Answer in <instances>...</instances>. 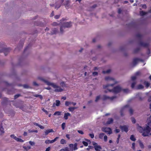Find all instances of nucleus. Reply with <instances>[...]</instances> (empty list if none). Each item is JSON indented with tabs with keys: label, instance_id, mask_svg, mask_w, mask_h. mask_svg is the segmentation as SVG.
<instances>
[{
	"label": "nucleus",
	"instance_id": "nucleus-1",
	"mask_svg": "<svg viewBox=\"0 0 151 151\" xmlns=\"http://www.w3.org/2000/svg\"><path fill=\"white\" fill-rule=\"evenodd\" d=\"M106 81L112 83L111 84H108L106 85H104V88H106L109 91L112 92L114 93H118L122 91V89L119 86H117L113 88V86L118 83L115 79L110 77H106L105 78Z\"/></svg>",
	"mask_w": 151,
	"mask_h": 151
},
{
	"label": "nucleus",
	"instance_id": "nucleus-2",
	"mask_svg": "<svg viewBox=\"0 0 151 151\" xmlns=\"http://www.w3.org/2000/svg\"><path fill=\"white\" fill-rule=\"evenodd\" d=\"M126 111H129L131 115L133 114L134 111L129 106V105H127L124 106V107L121 109L120 111V113L121 116H123L124 115L123 113V112H124Z\"/></svg>",
	"mask_w": 151,
	"mask_h": 151
},
{
	"label": "nucleus",
	"instance_id": "nucleus-3",
	"mask_svg": "<svg viewBox=\"0 0 151 151\" xmlns=\"http://www.w3.org/2000/svg\"><path fill=\"white\" fill-rule=\"evenodd\" d=\"M72 26L71 22H64L61 24L60 27V32L62 34L64 32V30L66 28H69Z\"/></svg>",
	"mask_w": 151,
	"mask_h": 151
},
{
	"label": "nucleus",
	"instance_id": "nucleus-4",
	"mask_svg": "<svg viewBox=\"0 0 151 151\" xmlns=\"http://www.w3.org/2000/svg\"><path fill=\"white\" fill-rule=\"evenodd\" d=\"M49 86H51L54 89V91L56 92H61L63 91V89L58 85L56 84L50 82Z\"/></svg>",
	"mask_w": 151,
	"mask_h": 151
},
{
	"label": "nucleus",
	"instance_id": "nucleus-5",
	"mask_svg": "<svg viewBox=\"0 0 151 151\" xmlns=\"http://www.w3.org/2000/svg\"><path fill=\"white\" fill-rule=\"evenodd\" d=\"M151 131V128L145 127H144L143 131L142 132V135L144 137H149Z\"/></svg>",
	"mask_w": 151,
	"mask_h": 151
},
{
	"label": "nucleus",
	"instance_id": "nucleus-6",
	"mask_svg": "<svg viewBox=\"0 0 151 151\" xmlns=\"http://www.w3.org/2000/svg\"><path fill=\"white\" fill-rule=\"evenodd\" d=\"M116 96H113L111 97H110L108 96L105 95H104L102 96V99L104 100H110L111 101H113L114 99H116Z\"/></svg>",
	"mask_w": 151,
	"mask_h": 151
},
{
	"label": "nucleus",
	"instance_id": "nucleus-7",
	"mask_svg": "<svg viewBox=\"0 0 151 151\" xmlns=\"http://www.w3.org/2000/svg\"><path fill=\"white\" fill-rule=\"evenodd\" d=\"M92 144L94 146V147L96 151H101L102 148L100 145H98L97 144L94 142H92Z\"/></svg>",
	"mask_w": 151,
	"mask_h": 151
},
{
	"label": "nucleus",
	"instance_id": "nucleus-8",
	"mask_svg": "<svg viewBox=\"0 0 151 151\" xmlns=\"http://www.w3.org/2000/svg\"><path fill=\"white\" fill-rule=\"evenodd\" d=\"M101 130L103 132L108 133L109 134L112 133L111 128L109 127H103L102 128Z\"/></svg>",
	"mask_w": 151,
	"mask_h": 151
},
{
	"label": "nucleus",
	"instance_id": "nucleus-9",
	"mask_svg": "<svg viewBox=\"0 0 151 151\" xmlns=\"http://www.w3.org/2000/svg\"><path fill=\"white\" fill-rule=\"evenodd\" d=\"M10 137L14 139L15 140L18 142H24V140L22 139L17 138L16 136H15L14 134H12L10 135Z\"/></svg>",
	"mask_w": 151,
	"mask_h": 151
},
{
	"label": "nucleus",
	"instance_id": "nucleus-10",
	"mask_svg": "<svg viewBox=\"0 0 151 151\" xmlns=\"http://www.w3.org/2000/svg\"><path fill=\"white\" fill-rule=\"evenodd\" d=\"M63 1V0H58V1L56 2L55 8V9L59 8L61 4Z\"/></svg>",
	"mask_w": 151,
	"mask_h": 151
},
{
	"label": "nucleus",
	"instance_id": "nucleus-11",
	"mask_svg": "<svg viewBox=\"0 0 151 151\" xmlns=\"http://www.w3.org/2000/svg\"><path fill=\"white\" fill-rule=\"evenodd\" d=\"M37 79L39 80H40L42 81H43L47 85L49 86L50 84V82L49 81H48L46 80V79H45L43 78L42 77H38L37 78Z\"/></svg>",
	"mask_w": 151,
	"mask_h": 151
},
{
	"label": "nucleus",
	"instance_id": "nucleus-12",
	"mask_svg": "<svg viewBox=\"0 0 151 151\" xmlns=\"http://www.w3.org/2000/svg\"><path fill=\"white\" fill-rule=\"evenodd\" d=\"M146 126L149 128H151V116L147 119V124Z\"/></svg>",
	"mask_w": 151,
	"mask_h": 151
},
{
	"label": "nucleus",
	"instance_id": "nucleus-13",
	"mask_svg": "<svg viewBox=\"0 0 151 151\" xmlns=\"http://www.w3.org/2000/svg\"><path fill=\"white\" fill-rule=\"evenodd\" d=\"M120 128L121 129L122 132L124 131L126 132H127L128 131V127L126 126H120Z\"/></svg>",
	"mask_w": 151,
	"mask_h": 151
},
{
	"label": "nucleus",
	"instance_id": "nucleus-14",
	"mask_svg": "<svg viewBox=\"0 0 151 151\" xmlns=\"http://www.w3.org/2000/svg\"><path fill=\"white\" fill-rule=\"evenodd\" d=\"M139 61L143 62V60L138 58H134L133 60V64L134 65H135L137 64Z\"/></svg>",
	"mask_w": 151,
	"mask_h": 151
},
{
	"label": "nucleus",
	"instance_id": "nucleus-15",
	"mask_svg": "<svg viewBox=\"0 0 151 151\" xmlns=\"http://www.w3.org/2000/svg\"><path fill=\"white\" fill-rule=\"evenodd\" d=\"M136 96L137 98H138L140 101H143L144 99V98L142 96V93H138Z\"/></svg>",
	"mask_w": 151,
	"mask_h": 151
},
{
	"label": "nucleus",
	"instance_id": "nucleus-16",
	"mask_svg": "<svg viewBox=\"0 0 151 151\" xmlns=\"http://www.w3.org/2000/svg\"><path fill=\"white\" fill-rule=\"evenodd\" d=\"M136 125L137 129L138 131H139L140 133H142V131H143L144 128L142 127L141 126H139L138 124H137Z\"/></svg>",
	"mask_w": 151,
	"mask_h": 151
},
{
	"label": "nucleus",
	"instance_id": "nucleus-17",
	"mask_svg": "<svg viewBox=\"0 0 151 151\" xmlns=\"http://www.w3.org/2000/svg\"><path fill=\"white\" fill-rule=\"evenodd\" d=\"M56 101V104L55 103H54L52 105V107H55V106H60V101L59 100H56L55 101Z\"/></svg>",
	"mask_w": 151,
	"mask_h": 151
},
{
	"label": "nucleus",
	"instance_id": "nucleus-18",
	"mask_svg": "<svg viewBox=\"0 0 151 151\" xmlns=\"http://www.w3.org/2000/svg\"><path fill=\"white\" fill-rule=\"evenodd\" d=\"M139 45L142 47H147L148 46V44L146 43H145L142 42H140L139 43Z\"/></svg>",
	"mask_w": 151,
	"mask_h": 151
},
{
	"label": "nucleus",
	"instance_id": "nucleus-19",
	"mask_svg": "<svg viewBox=\"0 0 151 151\" xmlns=\"http://www.w3.org/2000/svg\"><path fill=\"white\" fill-rule=\"evenodd\" d=\"M54 131L52 129H48L44 132L45 135H47L49 133L52 132H53Z\"/></svg>",
	"mask_w": 151,
	"mask_h": 151
},
{
	"label": "nucleus",
	"instance_id": "nucleus-20",
	"mask_svg": "<svg viewBox=\"0 0 151 151\" xmlns=\"http://www.w3.org/2000/svg\"><path fill=\"white\" fill-rule=\"evenodd\" d=\"M113 119L111 118H109L108 121L106 122L107 124H109L113 123Z\"/></svg>",
	"mask_w": 151,
	"mask_h": 151
},
{
	"label": "nucleus",
	"instance_id": "nucleus-21",
	"mask_svg": "<svg viewBox=\"0 0 151 151\" xmlns=\"http://www.w3.org/2000/svg\"><path fill=\"white\" fill-rule=\"evenodd\" d=\"M71 116L70 114L68 112L64 114V118L65 119L67 120L68 119V116Z\"/></svg>",
	"mask_w": 151,
	"mask_h": 151
},
{
	"label": "nucleus",
	"instance_id": "nucleus-22",
	"mask_svg": "<svg viewBox=\"0 0 151 151\" xmlns=\"http://www.w3.org/2000/svg\"><path fill=\"white\" fill-rule=\"evenodd\" d=\"M10 50L9 48L4 49L3 51L5 55H6L9 52Z\"/></svg>",
	"mask_w": 151,
	"mask_h": 151
},
{
	"label": "nucleus",
	"instance_id": "nucleus-23",
	"mask_svg": "<svg viewBox=\"0 0 151 151\" xmlns=\"http://www.w3.org/2000/svg\"><path fill=\"white\" fill-rule=\"evenodd\" d=\"M77 108V107H70L68 109L69 110V111L72 112L75 109Z\"/></svg>",
	"mask_w": 151,
	"mask_h": 151
},
{
	"label": "nucleus",
	"instance_id": "nucleus-24",
	"mask_svg": "<svg viewBox=\"0 0 151 151\" xmlns=\"http://www.w3.org/2000/svg\"><path fill=\"white\" fill-rule=\"evenodd\" d=\"M144 88L143 86L141 84H139L138 85L137 87V89H142Z\"/></svg>",
	"mask_w": 151,
	"mask_h": 151
},
{
	"label": "nucleus",
	"instance_id": "nucleus-25",
	"mask_svg": "<svg viewBox=\"0 0 151 151\" xmlns=\"http://www.w3.org/2000/svg\"><path fill=\"white\" fill-rule=\"evenodd\" d=\"M69 147H70V148H69V150L70 151H73V145L72 144H70L69 145Z\"/></svg>",
	"mask_w": 151,
	"mask_h": 151
},
{
	"label": "nucleus",
	"instance_id": "nucleus-26",
	"mask_svg": "<svg viewBox=\"0 0 151 151\" xmlns=\"http://www.w3.org/2000/svg\"><path fill=\"white\" fill-rule=\"evenodd\" d=\"M60 151H72L71 150L70 151L69 150V148L67 147H66L64 148L61 149Z\"/></svg>",
	"mask_w": 151,
	"mask_h": 151
},
{
	"label": "nucleus",
	"instance_id": "nucleus-27",
	"mask_svg": "<svg viewBox=\"0 0 151 151\" xmlns=\"http://www.w3.org/2000/svg\"><path fill=\"white\" fill-rule=\"evenodd\" d=\"M130 139L133 141H135L136 140V138H135L133 135H131Z\"/></svg>",
	"mask_w": 151,
	"mask_h": 151
},
{
	"label": "nucleus",
	"instance_id": "nucleus-28",
	"mask_svg": "<svg viewBox=\"0 0 151 151\" xmlns=\"http://www.w3.org/2000/svg\"><path fill=\"white\" fill-rule=\"evenodd\" d=\"M144 84L145 85V86L147 88L150 85V83L146 81H145L144 82Z\"/></svg>",
	"mask_w": 151,
	"mask_h": 151
},
{
	"label": "nucleus",
	"instance_id": "nucleus-29",
	"mask_svg": "<svg viewBox=\"0 0 151 151\" xmlns=\"http://www.w3.org/2000/svg\"><path fill=\"white\" fill-rule=\"evenodd\" d=\"M57 29L56 28H55L53 29L51 32V34L52 35H53L55 34L56 32H57Z\"/></svg>",
	"mask_w": 151,
	"mask_h": 151
},
{
	"label": "nucleus",
	"instance_id": "nucleus-30",
	"mask_svg": "<svg viewBox=\"0 0 151 151\" xmlns=\"http://www.w3.org/2000/svg\"><path fill=\"white\" fill-rule=\"evenodd\" d=\"M139 143L141 148H144V145L142 142L140 140H139Z\"/></svg>",
	"mask_w": 151,
	"mask_h": 151
},
{
	"label": "nucleus",
	"instance_id": "nucleus-31",
	"mask_svg": "<svg viewBox=\"0 0 151 151\" xmlns=\"http://www.w3.org/2000/svg\"><path fill=\"white\" fill-rule=\"evenodd\" d=\"M23 147L26 151H27L31 148V147L29 146H27V147L23 146Z\"/></svg>",
	"mask_w": 151,
	"mask_h": 151
},
{
	"label": "nucleus",
	"instance_id": "nucleus-32",
	"mask_svg": "<svg viewBox=\"0 0 151 151\" xmlns=\"http://www.w3.org/2000/svg\"><path fill=\"white\" fill-rule=\"evenodd\" d=\"M147 12H145L143 11H140L139 12L141 16H143L147 14Z\"/></svg>",
	"mask_w": 151,
	"mask_h": 151
},
{
	"label": "nucleus",
	"instance_id": "nucleus-33",
	"mask_svg": "<svg viewBox=\"0 0 151 151\" xmlns=\"http://www.w3.org/2000/svg\"><path fill=\"white\" fill-rule=\"evenodd\" d=\"M0 134H2L4 133V129L2 127V126L0 127Z\"/></svg>",
	"mask_w": 151,
	"mask_h": 151
},
{
	"label": "nucleus",
	"instance_id": "nucleus-34",
	"mask_svg": "<svg viewBox=\"0 0 151 151\" xmlns=\"http://www.w3.org/2000/svg\"><path fill=\"white\" fill-rule=\"evenodd\" d=\"M33 96L35 97H39L40 99H42V96L41 95L38 94H35Z\"/></svg>",
	"mask_w": 151,
	"mask_h": 151
},
{
	"label": "nucleus",
	"instance_id": "nucleus-35",
	"mask_svg": "<svg viewBox=\"0 0 151 151\" xmlns=\"http://www.w3.org/2000/svg\"><path fill=\"white\" fill-rule=\"evenodd\" d=\"M122 90L125 93H127L129 92L130 91L128 89H122Z\"/></svg>",
	"mask_w": 151,
	"mask_h": 151
},
{
	"label": "nucleus",
	"instance_id": "nucleus-36",
	"mask_svg": "<svg viewBox=\"0 0 151 151\" xmlns=\"http://www.w3.org/2000/svg\"><path fill=\"white\" fill-rule=\"evenodd\" d=\"M71 102L66 101L65 103V105L66 106H68L71 104Z\"/></svg>",
	"mask_w": 151,
	"mask_h": 151
},
{
	"label": "nucleus",
	"instance_id": "nucleus-37",
	"mask_svg": "<svg viewBox=\"0 0 151 151\" xmlns=\"http://www.w3.org/2000/svg\"><path fill=\"white\" fill-rule=\"evenodd\" d=\"M61 112L60 111H56L54 114V115H60L61 114Z\"/></svg>",
	"mask_w": 151,
	"mask_h": 151
},
{
	"label": "nucleus",
	"instance_id": "nucleus-38",
	"mask_svg": "<svg viewBox=\"0 0 151 151\" xmlns=\"http://www.w3.org/2000/svg\"><path fill=\"white\" fill-rule=\"evenodd\" d=\"M32 84L33 86H39V84L37 83L36 81H34L33 82Z\"/></svg>",
	"mask_w": 151,
	"mask_h": 151
},
{
	"label": "nucleus",
	"instance_id": "nucleus-39",
	"mask_svg": "<svg viewBox=\"0 0 151 151\" xmlns=\"http://www.w3.org/2000/svg\"><path fill=\"white\" fill-rule=\"evenodd\" d=\"M60 143L62 144H66V141L63 139H62L60 141Z\"/></svg>",
	"mask_w": 151,
	"mask_h": 151
},
{
	"label": "nucleus",
	"instance_id": "nucleus-40",
	"mask_svg": "<svg viewBox=\"0 0 151 151\" xmlns=\"http://www.w3.org/2000/svg\"><path fill=\"white\" fill-rule=\"evenodd\" d=\"M104 134L103 133H101L99 134V137L100 139H102Z\"/></svg>",
	"mask_w": 151,
	"mask_h": 151
},
{
	"label": "nucleus",
	"instance_id": "nucleus-41",
	"mask_svg": "<svg viewBox=\"0 0 151 151\" xmlns=\"http://www.w3.org/2000/svg\"><path fill=\"white\" fill-rule=\"evenodd\" d=\"M23 86L24 88H30V87L27 84L23 85Z\"/></svg>",
	"mask_w": 151,
	"mask_h": 151
},
{
	"label": "nucleus",
	"instance_id": "nucleus-42",
	"mask_svg": "<svg viewBox=\"0 0 151 151\" xmlns=\"http://www.w3.org/2000/svg\"><path fill=\"white\" fill-rule=\"evenodd\" d=\"M137 83V82L136 81H134V82H133L132 84V85H131V87L132 88H134V86H135V85Z\"/></svg>",
	"mask_w": 151,
	"mask_h": 151
},
{
	"label": "nucleus",
	"instance_id": "nucleus-43",
	"mask_svg": "<svg viewBox=\"0 0 151 151\" xmlns=\"http://www.w3.org/2000/svg\"><path fill=\"white\" fill-rule=\"evenodd\" d=\"M70 3V2L69 1H65V3L64 4V5L66 6H66L68 7L69 5V4Z\"/></svg>",
	"mask_w": 151,
	"mask_h": 151
},
{
	"label": "nucleus",
	"instance_id": "nucleus-44",
	"mask_svg": "<svg viewBox=\"0 0 151 151\" xmlns=\"http://www.w3.org/2000/svg\"><path fill=\"white\" fill-rule=\"evenodd\" d=\"M77 143H75L74 144V145H73L74 147H73V150H76L78 149V148L77 147Z\"/></svg>",
	"mask_w": 151,
	"mask_h": 151
},
{
	"label": "nucleus",
	"instance_id": "nucleus-45",
	"mask_svg": "<svg viewBox=\"0 0 151 151\" xmlns=\"http://www.w3.org/2000/svg\"><path fill=\"white\" fill-rule=\"evenodd\" d=\"M100 96H98L96 97V99L95 100V101L96 102H97L100 99Z\"/></svg>",
	"mask_w": 151,
	"mask_h": 151
},
{
	"label": "nucleus",
	"instance_id": "nucleus-46",
	"mask_svg": "<svg viewBox=\"0 0 151 151\" xmlns=\"http://www.w3.org/2000/svg\"><path fill=\"white\" fill-rule=\"evenodd\" d=\"M131 119L132 120V122L134 124L136 123V120L134 117H132L131 118Z\"/></svg>",
	"mask_w": 151,
	"mask_h": 151
},
{
	"label": "nucleus",
	"instance_id": "nucleus-47",
	"mask_svg": "<svg viewBox=\"0 0 151 151\" xmlns=\"http://www.w3.org/2000/svg\"><path fill=\"white\" fill-rule=\"evenodd\" d=\"M60 85L62 87H64L66 86V85L64 82H62L60 83Z\"/></svg>",
	"mask_w": 151,
	"mask_h": 151
},
{
	"label": "nucleus",
	"instance_id": "nucleus-48",
	"mask_svg": "<svg viewBox=\"0 0 151 151\" xmlns=\"http://www.w3.org/2000/svg\"><path fill=\"white\" fill-rule=\"evenodd\" d=\"M59 138V137H55L54 139L51 140V142H54L55 141H56L57 139H58Z\"/></svg>",
	"mask_w": 151,
	"mask_h": 151
},
{
	"label": "nucleus",
	"instance_id": "nucleus-49",
	"mask_svg": "<svg viewBox=\"0 0 151 151\" xmlns=\"http://www.w3.org/2000/svg\"><path fill=\"white\" fill-rule=\"evenodd\" d=\"M29 133L35 132L36 133H37L38 132V131L37 130H29Z\"/></svg>",
	"mask_w": 151,
	"mask_h": 151
},
{
	"label": "nucleus",
	"instance_id": "nucleus-50",
	"mask_svg": "<svg viewBox=\"0 0 151 151\" xmlns=\"http://www.w3.org/2000/svg\"><path fill=\"white\" fill-rule=\"evenodd\" d=\"M88 147L86 149L87 151H89L90 149H92L93 148V147L91 146H88Z\"/></svg>",
	"mask_w": 151,
	"mask_h": 151
},
{
	"label": "nucleus",
	"instance_id": "nucleus-51",
	"mask_svg": "<svg viewBox=\"0 0 151 151\" xmlns=\"http://www.w3.org/2000/svg\"><path fill=\"white\" fill-rule=\"evenodd\" d=\"M51 140H45V143L46 144H49V143H53V142H51Z\"/></svg>",
	"mask_w": 151,
	"mask_h": 151
},
{
	"label": "nucleus",
	"instance_id": "nucleus-52",
	"mask_svg": "<svg viewBox=\"0 0 151 151\" xmlns=\"http://www.w3.org/2000/svg\"><path fill=\"white\" fill-rule=\"evenodd\" d=\"M52 25L53 26H56L58 25V24L57 22H54L52 24Z\"/></svg>",
	"mask_w": 151,
	"mask_h": 151
},
{
	"label": "nucleus",
	"instance_id": "nucleus-53",
	"mask_svg": "<svg viewBox=\"0 0 151 151\" xmlns=\"http://www.w3.org/2000/svg\"><path fill=\"white\" fill-rule=\"evenodd\" d=\"M82 143L83 144V145L85 146H87L88 145V143L86 142L83 141L82 142Z\"/></svg>",
	"mask_w": 151,
	"mask_h": 151
},
{
	"label": "nucleus",
	"instance_id": "nucleus-54",
	"mask_svg": "<svg viewBox=\"0 0 151 151\" xmlns=\"http://www.w3.org/2000/svg\"><path fill=\"white\" fill-rule=\"evenodd\" d=\"M65 123H63L62 124V128L63 130H64L65 129Z\"/></svg>",
	"mask_w": 151,
	"mask_h": 151
},
{
	"label": "nucleus",
	"instance_id": "nucleus-55",
	"mask_svg": "<svg viewBox=\"0 0 151 151\" xmlns=\"http://www.w3.org/2000/svg\"><path fill=\"white\" fill-rule=\"evenodd\" d=\"M42 111H44L46 114H48V112L47 111L45 110L44 108H42Z\"/></svg>",
	"mask_w": 151,
	"mask_h": 151
},
{
	"label": "nucleus",
	"instance_id": "nucleus-56",
	"mask_svg": "<svg viewBox=\"0 0 151 151\" xmlns=\"http://www.w3.org/2000/svg\"><path fill=\"white\" fill-rule=\"evenodd\" d=\"M110 70H108L106 71H103V73L104 74H105V73H109L110 72Z\"/></svg>",
	"mask_w": 151,
	"mask_h": 151
},
{
	"label": "nucleus",
	"instance_id": "nucleus-57",
	"mask_svg": "<svg viewBox=\"0 0 151 151\" xmlns=\"http://www.w3.org/2000/svg\"><path fill=\"white\" fill-rule=\"evenodd\" d=\"M137 78L136 76H132L131 77V80H132L134 81Z\"/></svg>",
	"mask_w": 151,
	"mask_h": 151
},
{
	"label": "nucleus",
	"instance_id": "nucleus-58",
	"mask_svg": "<svg viewBox=\"0 0 151 151\" xmlns=\"http://www.w3.org/2000/svg\"><path fill=\"white\" fill-rule=\"evenodd\" d=\"M92 75L93 76H96L98 75V73L97 72H93L92 73Z\"/></svg>",
	"mask_w": 151,
	"mask_h": 151
},
{
	"label": "nucleus",
	"instance_id": "nucleus-59",
	"mask_svg": "<svg viewBox=\"0 0 151 151\" xmlns=\"http://www.w3.org/2000/svg\"><path fill=\"white\" fill-rule=\"evenodd\" d=\"M29 143L32 146H33L35 144L34 142L31 141H29Z\"/></svg>",
	"mask_w": 151,
	"mask_h": 151
},
{
	"label": "nucleus",
	"instance_id": "nucleus-60",
	"mask_svg": "<svg viewBox=\"0 0 151 151\" xmlns=\"http://www.w3.org/2000/svg\"><path fill=\"white\" fill-rule=\"evenodd\" d=\"M142 8L144 9H146L147 8V6L145 4H142L141 5Z\"/></svg>",
	"mask_w": 151,
	"mask_h": 151
},
{
	"label": "nucleus",
	"instance_id": "nucleus-61",
	"mask_svg": "<svg viewBox=\"0 0 151 151\" xmlns=\"http://www.w3.org/2000/svg\"><path fill=\"white\" fill-rule=\"evenodd\" d=\"M20 95L19 94H18L14 96V99H16L17 98H18L19 96H20Z\"/></svg>",
	"mask_w": 151,
	"mask_h": 151
},
{
	"label": "nucleus",
	"instance_id": "nucleus-62",
	"mask_svg": "<svg viewBox=\"0 0 151 151\" xmlns=\"http://www.w3.org/2000/svg\"><path fill=\"white\" fill-rule=\"evenodd\" d=\"M135 143L133 142L132 143V148L134 150H135Z\"/></svg>",
	"mask_w": 151,
	"mask_h": 151
},
{
	"label": "nucleus",
	"instance_id": "nucleus-63",
	"mask_svg": "<svg viewBox=\"0 0 151 151\" xmlns=\"http://www.w3.org/2000/svg\"><path fill=\"white\" fill-rule=\"evenodd\" d=\"M107 137L106 135H105L104 137V139L105 142L107 141Z\"/></svg>",
	"mask_w": 151,
	"mask_h": 151
},
{
	"label": "nucleus",
	"instance_id": "nucleus-64",
	"mask_svg": "<svg viewBox=\"0 0 151 151\" xmlns=\"http://www.w3.org/2000/svg\"><path fill=\"white\" fill-rule=\"evenodd\" d=\"M60 16V15H55L54 17L55 19H58Z\"/></svg>",
	"mask_w": 151,
	"mask_h": 151
}]
</instances>
